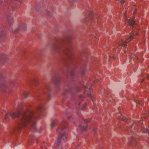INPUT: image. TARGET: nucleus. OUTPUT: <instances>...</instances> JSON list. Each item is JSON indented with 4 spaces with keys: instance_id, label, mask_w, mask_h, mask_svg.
<instances>
[{
    "instance_id": "obj_12",
    "label": "nucleus",
    "mask_w": 149,
    "mask_h": 149,
    "mask_svg": "<svg viewBox=\"0 0 149 149\" xmlns=\"http://www.w3.org/2000/svg\"><path fill=\"white\" fill-rule=\"evenodd\" d=\"M86 105V103H80V102L76 104V107H79L80 109H83L85 108Z\"/></svg>"
},
{
    "instance_id": "obj_14",
    "label": "nucleus",
    "mask_w": 149,
    "mask_h": 149,
    "mask_svg": "<svg viewBox=\"0 0 149 149\" xmlns=\"http://www.w3.org/2000/svg\"><path fill=\"white\" fill-rule=\"evenodd\" d=\"M120 117L119 119L122 120L124 121H127L128 122L130 120V119H128L127 118L125 117V116H123L122 115H120Z\"/></svg>"
},
{
    "instance_id": "obj_3",
    "label": "nucleus",
    "mask_w": 149,
    "mask_h": 149,
    "mask_svg": "<svg viewBox=\"0 0 149 149\" xmlns=\"http://www.w3.org/2000/svg\"><path fill=\"white\" fill-rule=\"evenodd\" d=\"M55 41L56 44L53 45V49L57 51H61L67 56V59H65L64 61L65 64L67 65L68 68H70V65L72 63L73 64V62L75 59V56L71 54L72 47L70 46L65 48L62 47L60 45L64 42L63 39H58L55 38Z\"/></svg>"
},
{
    "instance_id": "obj_5",
    "label": "nucleus",
    "mask_w": 149,
    "mask_h": 149,
    "mask_svg": "<svg viewBox=\"0 0 149 149\" xmlns=\"http://www.w3.org/2000/svg\"><path fill=\"white\" fill-rule=\"evenodd\" d=\"M134 35V34L133 35H130L128 38L125 41L123 40H122L120 41H117L116 42V45L115 47H117L119 46H122L124 47L126 46L125 44L127 43L128 42L131 41L133 39V36Z\"/></svg>"
},
{
    "instance_id": "obj_19",
    "label": "nucleus",
    "mask_w": 149,
    "mask_h": 149,
    "mask_svg": "<svg viewBox=\"0 0 149 149\" xmlns=\"http://www.w3.org/2000/svg\"><path fill=\"white\" fill-rule=\"evenodd\" d=\"M5 34H6L5 31L4 30H3L0 33V36L1 37L4 36H5Z\"/></svg>"
},
{
    "instance_id": "obj_9",
    "label": "nucleus",
    "mask_w": 149,
    "mask_h": 149,
    "mask_svg": "<svg viewBox=\"0 0 149 149\" xmlns=\"http://www.w3.org/2000/svg\"><path fill=\"white\" fill-rule=\"evenodd\" d=\"M124 15L125 20L127 22H128L130 26L131 27H133V25L135 24V22L133 19V18L130 17L129 19H127L125 13H124Z\"/></svg>"
},
{
    "instance_id": "obj_2",
    "label": "nucleus",
    "mask_w": 149,
    "mask_h": 149,
    "mask_svg": "<svg viewBox=\"0 0 149 149\" xmlns=\"http://www.w3.org/2000/svg\"><path fill=\"white\" fill-rule=\"evenodd\" d=\"M50 87L47 84L43 85L39 88L35 97L36 101L33 106L34 109L37 111H45L46 108L43 105L50 99Z\"/></svg>"
},
{
    "instance_id": "obj_7",
    "label": "nucleus",
    "mask_w": 149,
    "mask_h": 149,
    "mask_svg": "<svg viewBox=\"0 0 149 149\" xmlns=\"http://www.w3.org/2000/svg\"><path fill=\"white\" fill-rule=\"evenodd\" d=\"M82 86L83 88L85 90V91L84 92L85 94L87 95L88 97L92 99V96L90 92L91 88H88V87L84 85H83Z\"/></svg>"
},
{
    "instance_id": "obj_31",
    "label": "nucleus",
    "mask_w": 149,
    "mask_h": 149,
    "mask_svg": "<svg viewBox=\"0 0 149 149\" xmlns=\"http://www.w3.org/2000/svg\"><path fill=\"white\" fill-rule=\"evenodd\" d=\"M74 71L72 70V72L70 73L72 75H73V74H74Z\"/></svg>"
},
{
    "instance_id": "obj_21",
    "label": "nucleus",
    "mask_w": 149,
    "mask_h": 149,
    "mask_svg": "<svg viewBox=\"0 0 149 149\" xmlns=\"http://www.w3.org/2000/svg\"><path fill=\"white\" fill-rule=\"evenodd\" d=\"M15 105L17 104V105L18 109H20V108H19V107H20L22 106V104H19L17 100H16L15 101Z\"/></svg>"
},
{
    "instance_id": "obj_28",
    "label": "nucleus",
    "mask_w": 149,
    "mask_h": 149,
    "mask_svg": "<svg viewBox=\"0 0 149 149\" xmlns=\"http://www.w3.org/2000/svg\"><path fill=\"white\" fill-rule=\"evenodd\" d=\"M29 135L30 138H32L33 136V135L32 134H30Z\"/></svg>"
},
{
    "instance_id": "obj_16",
    "label": "nucleus",
    "mask_w": 149,
    "mask_h": 149,
    "mask_svg": "<svg viewBox=\"0 0 149 149\" xmlns=\"http://www.w3.org/2000/svg\"><path fill=\"white\" fill-rule=\"evenodd\" d=\"M57 123L58 121L57 120L53 121L50 125V128L51 129L53 128L54 126L57 124Z\"/></svg>"
},
{
    "instance_id": "obj_22",
    "label": "nucleus",
    "mask_w": 149,
    "mask_h": 149,
    "mask_svg": "<svg viewBox=\"0 0 149 149\" xmlns=\"http://www.w3.org/2000/svg\"><path fill=\"white\" fill-rule=\"evenodd\" d=\"M28 95V93L25 92H24L23 94V96L25 98H27Z\"/></svg>"
},
{
    "instance_id": "obj_39",
    "label": "nucleus",
    "mask_w": 149,
    "mask_h": 149,
    "mask_svg": "<svg viewBox=\"0 0 149 149\" xmlns=\"http://www.w3.org/2000/svg\"><path fill=\"white\" fill-rule=\"evenodd\" d=\"M68 118L69 119H70V118L69 117H68Z\"/></svg>"
},
{
    "instance_id": "obj_41",
    "label": "nucleus",
    "mask_w": 149,
    "mask_h": 149,
    "mask_svg": "<svg viewBox=\"0 0 149 149\" xmlns=\"http://www.w3.org/2000/svg\"><path fill=\"white\" fill-rule=\"evenodd\" d=\"M130 58H132V57H131V56H130Z\"/></svg>"
},
{
    "instance_id": "obj_44",
    "label": "nucleus",
    "mask_w": 149,
    "mask_h": 149,
    "mask_svg": "<svg viewBox=\"0 0 149 149\" xmlns=\"http://www.w3.org/2000/svg\"><path fill=\"white\" fill-rule=\"evenodd\" d=\"M113 58H114V57L113 56Z\"/></svg>"
},
{
    "instance_id": "obj_45",
    "label": "nucleus",
    "mask_w": 149,
    "mask_h": 149,
    "mask_svg": "<svg viewBox=\"0 0 149 149\" xmlns=\"http://www.w3.org/2000/svg\"><path fill=\"white\" fill-rule=\"evenodd\" d=\"M19 110H18V112H19Z\"/></svg>"
},
{
    "instance_id": "obj_27",
    "label": "nucleus",
    "mask_w": 149,
    "mask_h": 149,
    "mask_svg": "<svg viewBox=\"0 0 149 149\" xmlns=\"http://www.w3.org/2000/svg\"><path fill=\"white\" fill-rule=\"evenodd\" d=\"M72 89L71 88V90H69V91H67V92H66V93H71V91H72Z\"/></svg>"
},
{
    "instance_id": "obj_15",
    "label": "nucleus",
    "mask_w": 149,
    "mask_h": 149,
    "mask_svg": "<svg viewBox=\"0 0 149 149\" xmlns=\"http://www.w3.org/2000/svg\"><path fill=\"white\" fill-rule=\"evenodd\" d=\"M131 141L129 143V144H135L136 143V140H135L133 135H132L131 136Z\"/></svg>"
},
{
    "instance_id": "obj_18",
    "label": "nucleus",
    "mask_w": 149,
    "mask_h": 149,
    "mask_svg": "<svg viewBox=\"0 0 149 149\" xmlns=\"http://www.w3.org/2000/svg\"><path fill=\"white\" fill-rule=\"evenodd\" d=\"M130 121H131L133 123V125H134L135 124H136L137 125H139L141 123V121H140V122L138 121H133L132 120H131Z\"/></svg>"
},
{
    "instance_id": "obj_1",
    "label": "nucleus",
    "mask_w": 149,
    "mask_h": 149,
    "mask_svg": "<svg viewBox=\"0 0 149 149\" xmlns=\"http://www.w3.org/2000/svg\"><path fill=\"white\" fill-rule=\"evenodd\" d=\"M41 114L37 112H8L6 114L4 119L10 117L17 118L20 121L16 128L13 127L10 130L11 133L19 132L24 127L28 126L34 130L36 129V122L38 118H41Z\"/></svg>"
},
{
    "instance_id": "obj_26",
    "label": "nucleus",
    "mask_w": 149,
    "mask_h": 149,
    "mask_svg": "<svg viewBox=\"0 0 149 149\" xmlns=\"http://www.w3.org/2000/svg\"><path fill=\"white\" fill-rule=\"evenodd\" d=\"M120 2L122 4H123L124 3V1L123 0H120Z\"/></svg>"
},
{
    "instance_id": "obj_17",
    "label": "nucleus",
    "mask_w": 149,
    "mask_h": 149,
    "mask_svg": "<svg viewBox=\"0 0 149 149\" xmlns=\"http://www.w3.org/2000/svg\"><path fill=\"white\" fill-rule=\"evenodd\" d=\"M134 102L136 104V106L138 107L139 105L142 106L143 104V102L142 101L140 102L139 101H136Z\"/></svg>"
},
{
    "instance_id": "obj_32",
    "label": "nucleus",
    "mask_w": 149,
    "mask_h": 149,
    "mask_svg": "<svg viewBox=\"0 0 149 149\" xmlns=\"http://www.w3.org/2000/svg\"><path fill=\"white\" fill-rule=\"evenodd\" d=\"M79 97H80V99H81L82 98H83L84 97L82 95H80L79 96Z\"/></svg>"
},
{
    "instance_id": "obj_30",
    "label": "nucleus",
    "mask_w": 149,
    "mask_h": 149,
    "mask_svg": "<svg viewBox=\"0 0 149 149\" xmlns=\"http://www.w3.org/2000/svg\"><path fill=\"white\" fill-rule=\"evenodd\" d=\"M16 6H12V9L13 10H14Z\"/></svg>"
},
{
    "instance_id": "obj_34",
    "label": "nucleus",
    "mask_w": 149,
    "mask_h": 149,
    "mask_svg": "<svg viewBox=\"0 0 149 149\" xmlns=\"http://www.w3.org/2000/svg\"><path fill=\"white\" fill-rule=\"evenodd\" d=\"M130 127H132V126H133V125L132 124V125H130Z\"/></svg>"
},
{
    "instance_id": "obj_37",
    "label": "nucleus",
    "mask_w": 149,
    "mask_h": 149,
    "mask_svg": "<svg viewBox=\"0 0 149 149\" xmlns=\"http://www.w3.org/2000/svg\"><path fill=\"white\" fill-rule=\"evenodd\" d=\"M2 2L1 0H0V3H1Z\"/></svg>"
},
{
    "instance_id": "obj_43",
    "label": "nucleus",
    "mask_w": 149,
    "mask_h": 149,
    "mask_svg": "<svg viewBox=\"0 0 149 149\" xmlns=\"http://www.w3.org/2000/svg\"><path fill=\"white\" fill-rule=\"evenodd\" d=\"M24 112H27V111H25Z\"/></svg>"
},
{
    "instance_id": "obj_36",
    "label": "nucleus",
    "mask_w": 149,
    "mask_h": 149,
    "mask_svg": "<svg viewBox=\"0 0 149 149\" xmlns=\"http://www.w3.org/2000/svg\"><path fill=\"white\" fill-rule=\"evenodd\" d=\"M84 72H85V71H83V72H82V73H82V75H84Z\"/></svg>"
},
{
    "instance_id": "obj_8",
    "label": "nucleus",
    "mask_w": 149,
    "mask_h": 149,
    "mask_svg": "<svg viewBox=\"0 0 149 149\" xmlns=\"http://www.w3.org/2000/svg\"><path fill=\"white\" fill-rule=\"evenodd\" d=\"M12 85L10 84L4 82L2 83L0 85V88L3 91H5L8 89H9L10 87H12Z\"/></svg>"
},
{
    "instance_id": "obj_6",
    "label": "nucleus",
    "mask_w": 149,
    "mask_h": 149,
    "mask_svg": "<svg viewBox=\"0 0 149 149\" xmlns=\"http://www.w3.org/2000/svg\"><path fill=\"white\" fill-rule=\"evenodd\" d=\"M26 29V25L25 23H22L20 24L17 28L14 31L12 30V32L14 33H17L20 30H25Z\"/></svg>"
},
{
    "instance_id": "obj_29",
    "label": "nucleus",
    "mask_w": 149,
    "mask_h": 149,
    "mask_svg": "<svg viewBox=\"0 0 149 149\" xmlns=\"http://www.w3.org/2000/svg\"><path fill=\"white\" fill-rule=\"evenodd\" d=\"M81 90V89L80 88H77V89L76 90V91L77 92L80 91L79 90Z\"/></svg>"
},
{
    "instance_id": "obj_25",
    "label": "nucleus",
    "mask_w": 149,
    "mask_h": 149,
    "mask_svg": "<svg viewBox=\"0 0 149 149\" xmlns=\"http://www.w3.org/2000/svg\"><path fill=\"white\" fill-rule=\"evenodd\" d=\"M46 12L47 14L48 15H49L51 13V11H50L49 10H46Z\"/></svg>"
},
{
    "instance_id": "obj_46",
    "label": "nucleus",
    "mask_w": 149,
    "mask_h": 149,
    "mask_svg": "<svg viewBox=\"0 0 149 149\" xmlns=\"http://www.w3.org/2000/svg\"><path fill=\"white\" fill-rule=\"evenodd\" d=\"M19 110H18V112H19Z\"/></svg>"
},
{
    "instance_id": "obj_23",
    "label": "nucleus",
    "mask_w": 149,
    "mask_h": 149,
    "mask_svg": "<svg viewBox=\"0 0 149 149\" xmlns=\"http://www.w3.org/2000/svg\"><path fill=\"white\" fill-rule=\"evenodd\" d=\"M47 144V143H45L44 142L43 143V145L42 146H41V148L42 149H43L44 148H45V149L47 148V147L46 146V145Z\"/></svg>"
},
{
    "instance_id": "obj_35",
    "label": "nucleus",
    "mask_w": 149,
    "mask_h": 149,
    "mask_svg": "<svg viewBox=\"0 0 149 149\" xmlns=\"http://www.w3.org/2000/svg\"><path fill=\"white\" fill-rule=\"evenodd\" d=\"M147 77L149 79V74H148L147 75Z\"/></svg>"
},
{
    "instance_id": "obj_42",
    "label": "nucleus",
    "mask_w": 149,
    "mask_h": 149,
    "mask_svg": "<svg viewBox=\"0 0 149 149\" xmlns=\"http://www.w3.org/2000/svg\"><path fill=\"white\" fill-rule=\"evenodd\" d=\"M124 52H125H125H126V51H124Z\"/></svg>"
},
{
    "instance_id": "obj_10",
    "label": "nucleus",
    "mask_w": 149,
    "mask_h": 149,
    "mask_svg": "<svg viewBox=\"0 0 149 149\" xmlns=\"http://www.w3.org/2000/svg\"><path fill=\"white\" fill-rule=\"evenodd\" d=\"M84 120L85 124L80 125L79 126V128L81 131H83L86 130L87 128V123L90 121L88 120L84 119Z\"/></svg>"
},
{
    "instance_id": "obj_20",
    "label": "nucleus",
    "mask_w": 149,
    "mask_h": 149,
    "mask_svg": "<svg viewBox=\"0 0 149 149\" xmlns=\"http://www.w3.org/2000/svg\"><path fill=\"white\" fill-rule=\"evenodd\" d=\"M94 20L93 19H91L89 21V23H88V25H89L91 26H92L94 24Z\"/></svg>"
},
{
    "instance_id": "obj_4",
    "label": "nucleus",
    "mask_w": 149,
    "mask_h": 149,
    "mask_svg": "<svg viewBox=\"0 0 149 149\" xmlns=\"http://www.w3.org/2000/svg\"><path fill=\"white\" fill-rule=\"evenodd\" d=\"M67 125V122L65 121H63L60 124L59 127L56 129V131L59 133L58 138L56 144L57 149H61V146H60L61 141L63 140L65 141L66 139Z\"/></svg>"
},
{
    "instance_id": "obj_47",
    "label": "nucleus",
    "mask_w": 149,
    "mask_h": 149,
    "mask_svg": "<svg viewBox=\"0 0 149 149\" xmlns=\"http://www.w3.org/2000/svg\"><path fill=\"white\" fill-rule=\"evenodd\" d=\"M116 1H118V0H116Z\"/></svg>"
},
{
    "instance_id": "obj_40",
    "label": "nucleus",
    "mask_w": 149,
    "mask_h": 149,
    "mask_svg": "<svg viewBox=\"0 0 149 149\" xmlns=\"http://www.w3.org/2000/svg\"><path fill=\"white\" fill-rule=\"evenodd\" d=\"M135 34L136 35H137V33H135Z\"/></svg>"
},
{
    "instance_id": "obj_24",
    "label": "nucleus",
    "mask_w": 149,
    "mask_h": 149,
    "mask_svg": "<svg viewBox=\"0 0 149 149\" xmlns=\"http://www.w3.org/2000/svg\"><path fill=\"white\" fill-rule=\"evenodd\" d=\"M7 57V56L5 54H4L2 56V58L3 60H5L6 58Z\"/></svg>"
},
{
    "instance_id": "obj_11",
    "label": "nucleus",
    "mask_w": 149,
    "mask_h": 149,
    "mask_svg": "<svg viewBox=\"0 0 149 149\" xmlns=\"http://www.w3.org/2000/svg\"><path fill=\"white\" fill-rule=\"evenodd\" d=\"M6 15L7 16V20L8 24L10 26H12L13 23V18L9 13H6Z\"/></svg>"
},
{
    "instance_id": "obj_38",
    "label": "nucleus",
    "mask_w": 149,
    "mask_h": 149,
    "mask_svg": "<svg viewBox=\"0 0 149 149\" xmlns=\"http://www.w3.org/2000/svg\"><path fill=\"white\" fill-rule=\"evenodd\" d=\"M85 21H86V22L87 21V20L86 19H85Z\"/></svg>"
},
{
    "instance_id": "obj_13",
    "label": "nucleus",
    "mask_w": 149,
    "mask_h": 149,
    "mask_svg": "<svg viewBox=\"0 0 149 149\" xmlns=\"http://www.w3.org/2000/svg\"><path fill=\"white\" fill-rule=\"evenodd\" d=\"M52 81L54 83L58 84L59 82V79L58 77H55L53 78Z\"/></svg>"
},
{
    "instance_id": "obj_33",
    "label": "nucleus",
    "mask_w": 149,
    "mask_h": 149,
    "mask_svg": "<svg viewBox=\"0 0 149 149\" xmlns=\"http://www.w3.org/2000/svg\"><path fill=\"white\" fill-rule=\"evenodd\" d=\"M96 129L95 128V129H94L93 130V131H94V132H95L96 131Z\"/></svg>"
},
{
    "instance_id": "obj_48",
    "label": "nucleus",
    "mask_w": 149,
    "mask_h": 149,
    "mask_svg": "<svg viewBox=\"0 0 149 149\" xmlns=\"http://www.w3.org/2000/svg\"><path fill=\"white\" fill-rule=\"evenodd\" d=\"M75 149H76V148H75Z\"/></svg>"
}]
</instances>
